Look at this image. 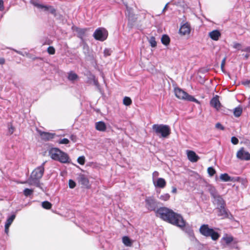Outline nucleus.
I'll list each match as a JSON object with an SVG mask.
<instances>
[{
  "label": "nucleus",
  "instance_id": "f257e3e1",
  "mask_svg": "<svg viewBox=\"0 0 250 250\" xmlns=\"http://www.w3.org/2000/svg\"><path fill=\"white\" fill-rule=\"evenodd\" d=\"M155 214L162 220L179 228L185 226V221L183 217L167 207H160L157 208Z\"/></svg>",
  "mask_w": 250,
  "mask_h": 250
},
{
  "label": "nucleus",
  "instance_id": "f03ea898",
  "mask_svg": "<svg viewBox=\"0 0 250 250\" xmlns=\"http://www.w3.org/2000/svg\"><path fill=\"white\" fill-rule=\"evenodd\" d=\"M45 162H43L40 166L36 167L32 172L30 177L25 182L30 186H35L42 189L40 180L42 178L44 172V165Z\"/></svg>",
  "mask_w": 250,
  "mask_h": 250
},
{
  "label": "nucleus",
  "instance_id": "7ed1b4c3",
  "mask_svg": "<svg viewBox=\"0 0 250 250\" xmlns=\"http://www.w3.org/2000/svg\"><path fill=\"white\" fill-rule=\"evenodd\" d=\"M48 153L52 159L61 163L70 164L71 163V160L69 155L58 148H51L49 149Z\"/></svg>",
  "mask_w": 250,
  "mask_h": 250
},
{
  "label": "nucleus",
  "instance_id": "20e7f679",
  "mask_svg": "<svg viewBox=\"0 0 250 250\" xmlns=\"http://www.w3.org/2000/svg\"><path fill=\"white\" fill-rule=\"evenodd\" d=\"M153 131L160 138H168L171 133V129L168 125L154 124L152 126Z\"/></svg>",
  "mask_w": 250,
  "mask_h": 250
},
{
  "label": "nucleus",
  "instance_id": "39448f33",
  "mask_svg": "<svg viewBox=\"0 0 250 250\" xmlns=\"http://www.w3.org/2000/svg\"><path fill=\"white\" fill-rule=\"evenodd\" d=\"M200 233L206 237H210L212 240L216 241L220 237V234L215 231L213 229L209 228L207 224H203L199 229Z\"/></svg>",
  "mask_w": 250,
  "mask_h": 250
},
{
  "label": "nucleus",
  "instance_id": "423d86ee",
  "mask_svg": "<svg viewBox=\"0 0 250 250\" xmlns=\"http://www.w3.org/2000/svg\"><path fill=\"white\" fill-rule=\"evenodd\" d=\"M174 93L176 97L179 99L185 100L190 102H194L196 103H199L198 101L194 97L189 95L188 93L179 87L175 88Z\"/></svg>",
  "mask_w": 250,
  "mask_h": 250
},
{
  "label": "nucleus",
  "instance_id": "0eeeda50",
  "mask_svg": "<svg viewBox=\"0 0 250 250\" xmlns=\"http://www.w3.org/2000/svg\"><path fill=\"white\" fill-rule=\"evenodd\" d=\"M93 36L95 40L103 42L107 39L108 32L104 28L99 27L94 32Z\"/></svg>",
  "mask_w": 250,
  "mask_h": 250
},
{
  "label": "nucleus",
  "instance_id": "6e6552de",
  "mask_svg": "<svg viewBox=\"0 0 250 250\" xmlns=\"http://www.w3.org/2000/svg\"><path fill=\"white\" fill-rule=\"evenodd\" d=\"M146 207L149 211H155L158 207V202L153 197L150 196L146 197L145 199Z\"/></svg>",
  "mask_w": 250,
  "mask_h": 250
},
{
  "label": "nucleus",
  "instance_id": "1a4fd4ad",
  "mask_svg": "<svg viewBox=\"0 0 250 250\" xmlns=\"http://www.w3.org/2000/svg\"><path fill=\"white\" fill-rule=\"evenodd\" d=\"M217 209L218 212V216H221L222 219H231L233 218L232 215L231 214L229 211L226 208V206L217 207Z\"/></svg>",
  "mask_w": 250,
  "mask_h": 250
},
{
  "label": "nucleus",
  "instance_id": "9d476101",
  "mask_svg": "<svg viewBox=\"0 0 250 250\" xmlns=\"http://www.w3.org/2000/svg\"><path fill=\"white\" fill-rule=\"evenodd\" d=\"M236 157L241 160H250V153L245 150L244 147L241 148L237 152Z\"/></svg>",
  "mask_w": 250,
  "mask_h": 250
},
{
  "label": "nucleus",
  "instance_id": "9b49d317",
  "mask_svg": "<svg viewBox=\"0 0 250 250\" xmlns=\"http://www.w3.org/2000/svg\"><path fill=\"white\" fill-rule=\"evenodd\" d=\"M212 202L217 207L226 206V202L221 195L218 194L215 197L212 198Z\"/></svg>",
  "mask_w": 250,
  "mask_h": 250
},
{
  "label": "nucleus",
  "instance_id": "f8f14e48",
  "mask_svg": "<svg viewBox=\"0 0 250 250\" xmlns=\"http://www.w3.org/2000/svg\"><path fill=\"white\" fill-rule=\"evenodd\" d=\"M187 154L188 159L191 162H197L200 159L199 156L197 155L196 153L192 150H187Z\"/></svg>",
  "mask_w": 250,
  "mask_h": 250
},
{
  "label": "nucleus",
  "instance_id": "ddd939ff",
  "mask_svg": "<svg viewBox=\"0 0 250 250\" xmlns=\"http://www.w3.org/2000/svg\"><path fill=\"white\" fill-rule=\"evenodd\" d=\"M153 183L155 188H164L166 186V181L163 178H158L153 180Z\"/></svg>",
  "mask_w": 250,
  "mask_h": 250
},
{
  "label": "nucleus",
  "instance_id": "4468645a",
  "mask_svg": "<svg viewBox=\"0 0 250 250\" xmlns=\"http://www.w3.org/2000/svg\"><path fill=\"white\" fill-rule=\"evenodd\" d=\"M190 32V26L188 22L184 24L179 29V33L183 35H186L189 34Z\"/></svg>",
  "mask_w": 250,
  "mask_h": 250
},
{
  "label": "nucleus",
  "instance_id": "2eb2a0df",
  "mask_svg": "<svg viewBox=\"0 0 250 250\" xmlns=\"http://www.w3.org/2000/svg\"><path fill=\"white\" fill-rule=\"evenodd\" d=\"M210 104L211 106L218 110L221 106V104L219 100V97L215 96L213 97L210 101Z\"/></svg>",
  "mask_w": 250,
  "mask_h": 250
},
{
  "label": "nucleus",
  "instance_id": "dca6fc26",
  "mask_svg": "<svg viewBox=\"0 0 250 250\" xmlns=\"http://www.w3.org/2000/svg\"><path fill=\"white\" fill-rule=\"evenodd\" d=\"M40 135L42 140L47 141L53 139L55 134L46 132L40 131Z\"/></svg>",
  "mask_w": 250,
  "mask_h": 250
},
{
  "label": "nucleus",
  "instance_id": "f3484780",
  "mask_svg": "<svg viewBox=\"0 0 250 250\" xmlns=\"http://www.w3.org/2000/svg\"><path fill=\"white\" fill-rule=\"evenodd\" d=\"M209 37L214 41H218L221 37V33L218 30H214L209 33Z\"/></svg>",
  "mask_w": 250,
  "mask_h": 250
},
{
  "label": "nucleus",
  "instance_id": "a211bd4d",
  "mask_svg": "<svg viewBox=\"0 0 250 250\" xmlns=\"http://www.w3.org/2000/svg\"><path fill=\"white\" fill-rule=\"evenodd\" d=\"M78 179H79V183L81 185H82L85 187L88 186V185L89 184V180L85 175H84V174L80 175V176L78 178Z\"/></svg>",
  "mask_w": 250,
  "mask_h": 250
},
{
  "label": "nucleus",
  "instance_id": "6ab92c4d",
  "mask_svg": "<svg viewBox=\"0 0 250 250\" xmlns=\"http://www.w3.org/2000/svg\"><path fill=\"white\" fill-rule=\"evenodd\" d=\"M96 129L100 131H104L106 129L105 124L103 121H99L96 123Z\"/></svg>",
  "mask_w": 250,
  "mask_h": 250
},
{
  "label": "nucleus",
  "instance_id": "aec40b11",
  "mask_svg": "<svg viewBox=\"0 0 250 250\" xmlns=\"http://www.w3.org/2000/svg\"><path fill=\"white\" fill-rule=\"evenodd\" d=\"M181 228L183 230H184L186 233H187L188 234V236L191 239H193L195 238L193 230L190 227H186L185 225L183 227H181Z\"/></svg>",
  "mask_w": 250,
  "mask_h": 250
},
{
  "label": "nucleus",
  "instance_id": "412c9836",
  "mask_svg": "<svg viewBox=\"0 0 250 250\" xmlns=\"http://www.w3.org/2000/svg\"><path fill=\"white\" fill-rule=\"evenodd\" d=\"M220 178L221 180L224 182L232 181L233 178L229 176L227 173L221 174Z\"/></svg>",
  "mask_w": 250,
  "mask_h": 250
},
{
  "label": "nucleus",
  "instance_id": "4be33fe9",
  "mask_svg": "<svg viewBox=\"0 0 250 250\" xmlns=\"http://www.w3.org/2000/svg\"><path fill=\"white\" fill-rule=\"evenodd\" d=\"M161 42L165 45H168L170 42V38L169 36L166 34H164L161 38Z\"/></svg>",
  "mask_w": 250,
  "mask_h": 250
},
{
  "label": "nucleus",
  "instance_id": "5701e85b",
  "mask_svg": "<svg viewBox=\"0 0 250 250\" xmlns=\"http://www.w3.org/2000/svg\"><path fill=\"white\" fill-rule=\"evenodd\" d=\"M242 113V108L241 106H238L234 109L233 114L235 117H240Z\"/></svg>",
  "mask_w": 250,
  "mask_h": 250
},
{
  "label": "nucleus",
  "instance_id": "b1692460",
  "mask_svg": "<svg viewBox=\"0 0 250 250\" xmlns=\"http://www.w3.org/2000/svg\"><path fill=\"white\" fill-rule=\"evenodd\" d=\"M222 239H223L226 243V245L228 246L231 243H232L233 241V237L232 236H226L223 237Z\"/></svg>",
  "mask_w": 250,
  "mask_h": 250
},
{
  "label": "nucleus",
  "instance_id": "393cba45",
  "mask_svg": "<svg viewBox=\"0 0 250 250\" xmlns=\"http://www.w3.org/2000/svg\"><path fill=\"white\" fill-rule=\"evenodd\" d=\"M123 243L126 246H130L132 244L130 239L127 236H124L122 238Z\"/></svg>",
  "mask_w": 250,
  "mask_h": 250
},
{
  "label": "nucleus",
  "instance_id": "a878e982",
  "mask_svg": "<svg viewBox=\"0 0 250 250\" xmlns=\"http://www.w3.org/2000/svg\"><path fill=\"white\" fill-rule=\"evenodd\" d=\"M78 78V75L73 72H70L68 73V79L71 81H74L77 80Z\"/></svg>",
  "mask_w": 250,
  "mask_h": 250
},
{
  "label": "nucleus",
  "instance_id": "bb28decb",
  "mask_svg": "<svg viewBox=\"0 0 250 250\" xmlns=\"http://www.w3.org/2000/svg\"><path fill=\"white\" fill-rule=\"evenodd\" d=\"M229 249H238L239 247L237 244V242L234 241L232 243H231L229 245L227 246Z\"/></svg>",
  "mask_w": 250,
  "mask_h": 250
},
{
  "label": "nucleus",
  "instance_id": "cd10ccee",
  "mask_svg": "<svg viewBox=\"0 0 250 250\" xmlns=\"http://www.w3.org/2000/svg\"><path fill=\"white\" fill-rule=\"evenodd\" d=\"M209 193L211 195V196L212 198L215 197L217 195H218L219 194L218 193L217 191H216V189L214 187H211L209 189Z\"/></svg>",
  "mask_w": 250,
  "mask_h": 250
},
{
  "label": "nucleus",
  "instance_id": "c85d7f7f",
  "mask_svg": "<svg viewBox=\"0 0 250 250\" xmlns=\"http://www.w3.org/2000/svg\"><path fill=\"white\" fill-rule=\"evenodd\" d=\"M149 43L152 47H155L157 45V42L155 40V38L151 36L148 40Z\"/></svg>",
  "mask_w": 250,
  "mask_h": 250
},
{
  "label": "nucleus",
  "instance_id": "c756f323",
  "mask_svg": "<svg viewBox=\"0 0 250 250\" xmlns=\"http://www.w3.org/2000/svg\"><path fill=\"white\" fill-rule=\"evenodd\" d=\"M33 191V190L32 189L26 188L23 190V193L25 196L28 197L31 195Z\"/></svg>",
  "mask_w": 250,
  "mask_h": 250
},
{
  "label": "nucleus",
  "instance_id": "7c9ffc66",
  "mask_svg": "<svg viewBox=\"0 0 250 250\" xmlns=\"http://www.w3.org/2000/svg\"><path fill=\"white\" fill-rule=\"evenodd\" d=\"M170 195L168 193H165L161 195L159 198L164 201H168L170 198Z\"/></svg>",
  "mask_w": 250,
  "mask_h": 250
},
{
  "label": "nucleus",
  "instance_id": "2f4dec72",
  "mask_svg": "<svg viewBox=\"0 0 250 250\" xmlns=\"http://www.w3.org/2000/svg\"><path fill=\"white\" fill-rule=\"evenodd\" d=\"M123 104L125 105L128 106L132 104V101L129 97H125L123 99Z\"/></svg>",
  "mask_w": 250,
  "mask_h": 250
},
{
  "label": "nucleus",
  "instance_id": "473e14b6",
  "mask_svg": "<svg viewBox=\"0 0 250 250\" xmlns=\"http://www.w3.org/2000/svg\"><path fill=\"white\" fill-rule=\"evenodd\" d=\"M42 207L43 208L48 209L52 207V204L48 201H43L42 202Z\"/></svg>",
  "mask_w": 250,
  "mask_h": 250
},
{
  "label": "nucleus",
  "instance_id": "72a5a7b5",
  "mask_svg": "<svg viewBox=\"0 0 250 250\" xmlns=\"http://www.w3.org/2000/svg\"><path fill=\"white\" fill-rule=\"evenodd\" d=\"M208 172L210 176H212L216 173V171L213 167H209L208 168Z\"/></svg>",
  "mask_w": 250,
  "mask_h": 250
},
{
  "label": "nucleus",
  "instance_id": "f704fd0d",
  "mask_svg": "<svg viewBox=\"0 0 250 250\" xmlns=\"http://www.w3.org/2000/svg\"><path fill=\"white\" fill-rule=\"evenodd\" d=\"M16 218V215L13 214L11 215L10 216H9L6 220V222L8 223H9L10 224H12L14 219Z\"/></svg>",
  "mask_w": 250,
  "mask_h": 250
},
{
  "label": "nucleus",
  "instance_id": "c9c22d12",
  "mask_svg": "<svg viewBox=\"0 0 250 250\" xmlns=\"http://www.w3.org/2000/svg\"><path fill=\"white\" fill-rule=\"evenodd\" d=\"M47 52L51 55H54L55 53V49L53 46H49L47 48Z\"/></svg>",
  "mask_w": 250,
  "mask_h": 250
},
{
  "label": "nucleus",
  "instance_id": "e433bc0d",
  "mask_svg": "<svg viewBox=\"0 0 250 250\" xmlns=\"http://www.w3.org/2000/svg\"><path fill=\"white\" fill-rule=\"evenodd\" d=\"M78 163L80 165H83L85 163V158L84 156H80L77 159Z\"/></svg>",
  "mask_w": 250,
  "mask_h": 250
},
{
  "label": "nucleus",
  "instance_id": "4c0bfd02",
  "mask_svg": "<svg viewBox=\"0 0 250 250\" xmlns=\"http://www.w3.org/2000/svg\"><path fill=\"white\" fill-rule=\"evenodd\" d=\"M112 51L110 49L105 48L104 51V56L105 57L109 56L111 55Z\"/></svg>",
  "mask_w": 250,
  "mask_h": 250
},
{
  "label": "nucleus",
  "instance_id": "58836bf2",
  "mask_svg": "<svg viewBox=\"0 0 250 250\" xmlns=\"http://www.w3.org/2000/svg\"><path fill=\"white\" fill-rule=\"evenodd\" d=\"M69 143V141L67 138H63L59 140V143L60 144H68Z\"/></svg>",
  "mask_w": 250,
  "mask_h": 250
},
{
  "label": "nucleus",
  "instance_id": "ea45409f",
  "mask_svg": "<svg viewBox=\"0 0 250 250\" xmlns=\"http://www.w3.org/2000/svg\"><path fill=\"white\" fill-rule=\"evenodd\" d=\"M75 186H76L75 182L73 180H72L71 179L69 180V188H74L75 187Z\"/></svg>",
  "mask_w": 250,
  "mask_h": 250
},
{
  "label": "nucleus",
  "instance_id": "a19ab883",
  "mask_svg": "<svg viewBox=\"0 0 250 250\" xmlns=\"http://www.w3.org/2000/svg\"><path fill=\"white\" fill-rule=\"evenodd\" d=\"M231 142L234 145H237L239 143V140L236 137L233 136L231 138Z\"/></svg>",
  "mask_w": 250,
  "mask_h": 250
},
{
  "label": "nucleus",
  "instance_id": "79ce46f5",
  "mask_svg": "<svg viewBox=\"0 0 250 250\" xmlns=\"http://www.w3.org/2000/svg\"><path fill=\"white\" fill-rule=\"evenodd\" d=\"M39 8H43L44 11H48L50 8V6L44 5L43 4H40L38 5Z\"/></svg>",
  "mask_w": 250,
  "mask_h": 250
},
{
  "label": "nucleus",
  "instance_id": "37998d69",
  "mask_svg": "<svg viewBox=\"0 0 250 250\" xmlns=\"http://www.w3.org/2000/svg\"><path fill=\"white\" fill-rule=\"evenodd\" d=\"M48 11L51 14L56 16V10L53 6H50V8Z\"/></svg>",
  "mask_w": 250,
  "mask_h": 250
},
{
  "label": "nucleus",
  "instance_id": "c03bdc74",
  "mask_svg": "<svg viewBox=\"0 0 250 250\" xmlns=\"http://www.w3.org/2000/svg\"><path fill=\"white\" fill-rule=\"evenodd\" d=\"M215 127L217 128L220 129V130H223L225 129L224 127L220 123H217L215 125Z\"/></svg>",
  "mask_w": 250,
  "mask_h": 250
},
{
  "label": "nucleus",
  "instance_id": "a18cd8bd",
  "mask_svg": "<svg viewBox=\"0 0 250 250\" xmlns=\"http://www.w3.org/2000/svg\"><path fill=\"white\" fill-rule=\"evenodd\" d=\"M70 139H71V140L72 141H73V142H76L77 141V137L76 135H74V134H72L70 135Z\"/></svg>",
  "mask_w": 250,
  "mask_h": 250
},
{
  "label": "nucleus",
  "instance_id": "49530a36",
  "mask_svg": "<svg viewBox=\"0 0 250 250\" xmlns=\"http://www.w3.org/2000/svg\"><path fill=\"white\" fill-rule=\"evenodd\" d=\"M159 172L157 171H155L152 173V180L153 179H157L156 178H157L159 176Z\"/></svg>",
  "mask_w": 250,
  "mask_h": 250
},
{
  "label": "nucleus",
  "instance_id": "de8ad7c7",
  "mask_svg": "<svg viewBox=\"0 0 250 250\" xmlns=\"http://www.w3.org/2000/svg\"><path fill=\"white\" fill-rule=\"evenodd\" d=\"M4 2L3 0H0V11H2L4 10Z\"/></svg>",
  "mask_w": 250,
  "mask_h": 250
},
{
  "label": "nucleus",
  "instance_id": "09e8293b",
  "mask_svg": "<svg viewBox=\"0 0 250 250\" xmlns=\"http://www.w3.org/2000/svg\"><path fill=\"white\" fill-rule=\"evenodd\" d=\"M30 2L33 5H34V6H36L38 8V5L41 4H38L37 2V0H30Z\"/></svg>",
  "mask_w": 250,
  "mask_h": 250
},
{
  "label": "nucleus",
  "instance_id": "8fccbe9b",
  "mask_svg": "<svg viewBox=\"0 0 250 250\" xmlns=\"http://www.w3.org/2000/svg\"><path fill=\"white\" fill-rule=\"evenodd\" d=\"M240 46H241V44H240L239 43L235 42L233 44V48H236V49H240Z\"/></svg>",
  "mask_w": 250,
  "mask_h": 250
},
{
  "label": "nucleus",
  "instance_id": "3c124183",
  "mask_svg": "<svg viewBox=\"0 0 250 250\" xmlns=\"http://www.w3.org/2000/svg\"><path fill=\"white\" fill-rule=\"evenodd\" d=\"M226 58H224L221 62V67L222 69L224 68Z\"/></svg>",
  "mask_w": 250,
  "mask_h": 250
},
{
  "label": "nucleus",
  "instance_id": "603ef678",
  "mask_svg": "<svg viewBox=\"0 0 250 250\" xmlns=\"http://www.w3.org/2000/svg\"><path fill=\"white\" fill-rule=\"evenodd\" d=\"M242 51L248 52L250 53V46H248L242 50Z\"/></svg>",
  "mask_w": 250,
  "mask_h": 250
},
{
  "label": "nucleus",
  "instance_id": "864d4df0",
  "mask_svg": "<svg viewBox=\"0 0 250 250\" xmlns=\"http://www.w3.org/2000/svg\"><path fill=\"white\" fill-rule=\"evenodd\" d=\"M5 62V59L3 58H0V64H3Z\"/></svg>",
  "mask_w": 250,
  "mask_h": 250
},
{
  "label": "nucleus",
  "instance_id": "5fc2aeb1",
  "mask_svg": "<svg viewBox=\"0 0 250 250\" xmlns=\"http://www.w3.org/2000/svg\"><path fill=\"white\" fill-rule=\"evenodd\" d=\"M94 84L97 87H99L100 86L99 84V83H98V81L96 80H94Z\"/></svg>",
  "mask_w": 250,
  "mask_h": 250
},
{
  "label": "nucleus",
  "instance_id": "6e6d98bb",
  "mask_svg": "<svg viewBox=\"0 0 250 250\" xmlns=\"http://www.w3.org/2000/svg\"><path fill=\"white\" fill-rule=\"evenodd\" d=\"M11 225V224L9 223H8L6 221L5 222V228H6V229L7 228H9V227L10 226V225Z\"/></svg>",
  "mask_w": 250,
  "mask_h": 250
},
{
  "label": "nucleus",
  "instance_id": "4d7b16f0",
  "mask_svg": "<svg viewBox=\"0 0 250 250\" xmlns=\"http://www.w3.org/2000/svg\"><path fill=\"white\" fill-rule=\"evenodd\" d=\"M171 192H172V193H176L177 188L175 187H173Z\"/></svg>",
  "mask_w": 250,
  "mask_h": 250
},
{
  "label": "nucleus",
  "instance_id": "13d9d810",
  "mask_svg": "<svg viewBox=\"0 0 250 250\" xmlns=\"http://www.w3.org/2000/svg\"><path fill=\"white\" fill-rule=\"evenodd\" d=\"M13 50L19 54L22 55V53L21 51H18L16 49H13Z\"/></svg>",
  "mask_w": 250,
  "mask_h": 250
},
{
  "label": "nucleus",
  "instance_id": "bf43d9fd",
  "mask_svg": "<svg viewBox=\"0 0 250 250\" xmlns=\"http://www.w3.org/2000/svg\"><path fill=\"white\" fill-rule=\"evenodd\" d=\"M14 127L11 126L10 127V128L9 129V131L11 132V134H12L13 133V131H14Z\"/></svg>",
  "mask_w": 250,
  "mask_h": 250
},
{
  "label": "nucleus",
  "instance_id": "052dcab7",
  "mask_svg": "<svg viewBox=\"0 0 250 250\" xmlns=\"http://www.w3.org/2000/svg\"><path fill=\"white\" fill-rule=\"evenodd\" d=\"M245 85H246V84H250V81H245V82L243 83Z\"/></svg>",
  "mask_w": 250,
  "mask_h": 250
},
{
  "label": "nucleus",
  "instance_id": "680f3d73",
  "mask_svg": "<svg viewBox=\"0 0 250 250\" xmlns=\"http://www.w3.org/2000/svg\"><path fill=\"white\" fill-rule=\"evenodd\" d=\"M5 232L6 233V234H8V232H9V228H7L6 229V228H5Z\"/></svg>",
  "mask_w": 250,
  "mask_h": 250
},
{
  "label": "nucleus",
  "instance_id": "e2e57ef3",
  "mask_svg": "<svg viewBox=\"0 0 250 250\" xmlns=\"http://www.w3.org/2000/svg\"><path fill=\"white\" fill-rule=\"evenodd\" d=\"M240 179V178L239 177H237L235 178V181H238Z\"/></svg>",
  "mask_w": 250,
  "mask_h": 250
},
{
  "label": "nucleus",
  "instance_id": "0e129e2a",
  "mask_svg": "<svg viewBox=\"0 0 250 250\" xmlns=\"http://www.w3.org/2000/svg\"><path fill=\"white\" fill-rule=\"evenodd\" d=\"M167 4H168V3H167V4L165 5V7H164V9H163V10H164H164L167 8Z\"/></svg>",
  "mask_w": 250,
  "mask_h": 250
},
{
  "label": "nucleus",
  "instance_id": "69168bd1",
  "mask_svg": "<svg viewBox=\"0 0 250 250\" xmlns=\"http://www.w3.org/2000/svg\"><path fill=\"white\" fill-rule=\"evenodd\" d=\"M248 57H249V55H247L246 56V58H248Z\"/></svg>",
  "mask_w": 250,
  "mask_h": 250
}]
</instances>
